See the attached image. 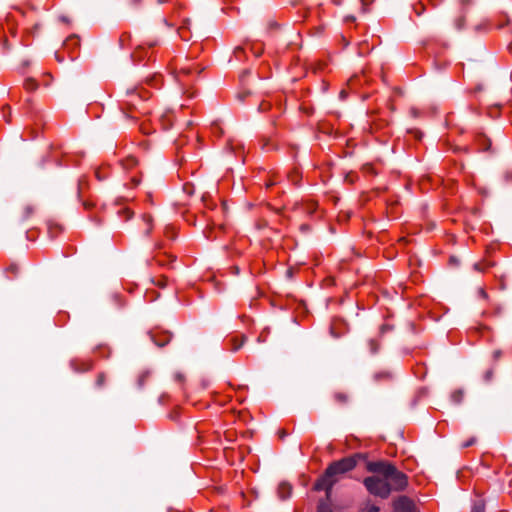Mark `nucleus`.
Instances as JSON below:
<instances>
[{"label":"nucleus","mask_w":512,"mask_h":512,"mask_svg":"<svg viewBox=\"0 0 512 512\" xmlns=\"http://www.w3.org/2000/svg\"><path fill=\"white\" fill-rule=\"evenodd\" d=\"M365 459L366 456L364 454L356 453L352 456L333 461L325 469L323 475L315 482L314 490H324L327 493V499H329L331 497L332 488L338 482L339 478L345 473L353 470L359 460Z\"/></svg>","instance_id":"obj_1"},{"label":"nucleus","mask_w":512,"mask_h":512,"mask_svg":"<svg viewBox=\"0 0 512 512\" xmlns=\"http://www.w3.org/2000/svg\"><path fill=\"white\" fill-rule=\"evenodd\" d=\"M367 470L382 475L389 482L392 491H402L408 485L406 474L387 461L368 462Z\"/></svg>","instance_id":"obj_2"},{"label":"nucleus","mask_w":512,"mask_h":512,"mask_svg":"<svg viewBox=\"0 0 512 512\" xmlns=\"http://www.w3.org/2000/svg\"><path fill=\"white\" fill-rule=\"evenodd\" d=\"M149 97L148 92L144 91V89H128L121 100L120 108L127 117L131 119H138V116L134 114V111H137L140 114L147 113L148 110L144 102Z\"/></svg>","instance_id":"obj_3"},{"label":"nucleus","mask_w":512,"mask_h":512,"mask_svg":"<svg viewBox=\"0 0 512 512\" xmlns=\"http://www.w3.org/2000/svg\"><path fill=\"white\" fill-rule=\"evenodd\" d=\"M366 489L373 495L386 499L391 493V487L386 479L378 476H370L364 479Z\"/></svg>","instance_id":"obj_4"},{"label":"nucleus","mask_w":512,"mask_h":512,"mask_svg":"<svg viewBox=\"0 0 512 512\" xmlns=\"http://www.w3.org/2000/svg\"><path fill=\"white\" fill-rule=\"evenodd\" d=\"M415 506L407 496H400L394 501L395 512H414Z\"/></svg>","instance_id":"obj_5"},{"label":"nucleus","mask_w":512,"mask_h":512,"mask_svg":"<svg viewBox=\"0 0 512 512\" xmlns=\"http://www.w3.org/2000/svg\"><path fill=\"white\" fill-rule=\"evenodd\" d=\"M151 340L157 345L158 347H164L166 344H168L172 338V335L168 331H160L156 333H150Z\"/></svg>","instance_id":"obj_6"},{"label":"nucleus","mask_w":512,"mask_h":512,"mask_svg":"<svg viewBox=\"0 0 512 512\" xmlns=\"http://www.w3.org/2000/svg\"><path fill=\"white\" fill-rule=\"evenodd\" d=\"M70 366L75 372H85L92 369V362L73 359L70 361Z\"/></svg>","instance_id":"obj_7"},{"label":"nucleus","mask_w":512,"mask_h":512,"mask_svg":"<svg viewBox=\"0 0 512 512\" xmlns=\"http://www.w3.org/2000/svg\"><path fill=\"white\" fill-rule=\"evenodd\" d=\"M245 341H246L245 336H241L240 338H238L236 336V337H232V338L228 339L226 344L229 345V347H228L229 350L236 352L243 346Z\"/></svg>","instance_id":"obj_8"},{"label":"nucleus","mask_w":512,"mask_h":512,"mask_svg":"<svg viewBox=\"0 0 512 512\" xmlns=\"http://www.w3.org/2000/svg\"><path fill=\"white\" fill-rule=\"evenodd\" d=\"M292 492V486L287 482H281L278 486V495L282 500H286L290 497Z\"/></svg>","instance_id":"obj_9"},{"label":"nucleus","mask_w":512,"mask_h":512,"mask_svg":"<svg viewBox=\"0 0 512 512\" xmlns=\"http://www.w3.org/2000/svg\"><path fill=\"white\" fill-rule=\"evenodd\" d=\"M79 46H80V40L77 35L69 36L64 42V47L67 49H76Z\"/></svg>","instance_id":"obj_10"},{"label":"nucleus","mask_w":512,"mask_h":512,"mask_svg":"<svg viewBox=\"0 0 512 512\" xmlns=\"http://www.w3.org/2000/svg\"><path fill=\"white\" fill-rule=\"evenodd\" d=\"M160 122L164 130H169L173 126V115L171 113L162 115Z\"/></svg>","instance_id":"obj_11"},{"label":"nucleus","mask_w":512,"mask_h":512,"mask_svg":"<svg viewBox=\"0 0 512 512\" xmlns=\"http://www.w3.org/2000/svg\"><path fill=\"white\" fill-rule=\"evenodd\" d=\"M329 502L330 498L327 499L326 497L325 499H321L317 505V512H333Z\"/></svg>","instance_id":"obj_12"},{"label":"nucleus","mask_w":512,"mask_h":512,"mask_svg":"<svg viewBox=\"0 0 512 512\" xmlns=\"http://www.w3.org/2000/svg\"><path fill=\"white\" fill-rule=\"evenodd\" d=\"M35 208L34 206L28 204L23 207L22 214L20 217V221L24 222L28 220L34 214Z\"/></svg>","instance_id":"obj_13"},{"label":"nucleus","mask_w":512,"mask_h":512,"mask_svg":"<svg viewBox=\"0 0 512 512\" xmlns=\"http://www.w3.org/2000/svg\"><path fill=\"white\" fill-rule=\"evenodd\" d=\"M477 142L481 151H488L490 149L491 142L487 137L480 135L477 137Z\"/></svg>","instance_id":"obj_14"},{"label":"nucleus","mask_w":512,"mask_h":512,"mask_svg":"<svg viewBox=\"0 0 512 512\" xmlns=\"http://www.w3.org/2000/svg\"><path fill=\"white\" fill-rule=\"evenodd\" d=\"M333 397L334 400L340 405H345L349 401V396L345 392L337 391L334 393Z\"/></svg>","instance_id":"obj_15"},{"label":"nucleus","mask_w":512,"mask_h":512,"mask_svg":"<svg viewBox=\"0 0 512 512\" xmlns=\"http://www.w3.org/2000/svg\"><path fill=\"white\" fill-rule=\"evenodd\" d=\"M194 71V68L191 67V66H188V67H182L179 71V75L177 76V80L180 82V83H184V77L185 76H189L190 74H192V72Z\"/></svg>","instance_id":"obj_16"},{"label":"nucleus","mask_w":512,"mask_h":512,"mask_svg":"<svg viewBox=\"0 0 512 512\" xmlns=\"http://www.w3.org/2000/svg\"><path fill=\"white\" fill-rule=\"evenodd\" d=\"M494 266V262L485 260L483 262H478L474 264V269L478 272L485 271L489 267Z\"/></svg>","instance_id":"obj_17"},{"label":"nucleus","mask_w":512,"mask_h":512,"mask_svg":"<svg viewBox=\"0 0 512 512\" xmlns=\"http://www.w3.org/2000/svg\"><path fill=\"white\" fill-rule=\"evenodd\" d=\"M24 87L27 91H34L38 87V82L34 78H27L24 81Z\"/></svg>","instance_id":"obj_18"},{"label":"nucleus","mask_w":512,"mask_h":512,"mask_svg":"<svg viewBox=\"0 0 512 512\" xmlns=\"http://www.w3.org/2000/svg\"><path fill=\"white\" fill-rule=\"evenodd\" d=\"M150 376V372L149 371H143L137 378V387L139 389H142L145 385V382L147 381V379L149 378Z\"/></svg>","instance_id":"obj_19"},{"label":"nucleus","mask_w":512,"mask_h":512,"mask_svg":"<svg viewBox=\"0 0 512 512\" xmlns=\"http://www.w3.org/2000/svg\"><path fill=\"white\" fill-rule=\"evenodd\" d=\"M144 53H147L145 46L139 45L136 51L132 54V58L134 59V61H140V59L144 56Z\"/></svg>","instance_id":"obj_20"},{"label":"nucleus","mask_w":512,"mask_h":512,"mask_svg":"<svg viewBox=\"0 0 512 512\" xmlns=\"http://www.w3.org/2000/svg\"><path fill=\"white\" fill-rule=\"evenodd\" d=\"M463 391L462 390H455L452 394H451V400L452 402H454L455 404H460L463 400Z\"/></svg>","instance_id":"obj_21"},{"label":"nucleus","mask_w":512,"mask_h":512,"mask_svg":"<svg viewBox=\"0 0 512 512\" xmlns=\"http://www.w3.org/2000/svg\"><path fill=\"white\" fill-rule=\"evenodd\" d=\"M471 512H485L484 501L481 499L476 500L472 506Z\"/></svg>","instance_id":"obj_22"},{"label":"nucleus","mask_w":512,"mask_h":512,"mask_svg":"<svg viewBox=\"0 0 512 512\" xmlns=\"http://www.w3.org/2000/svg\"><path fill=\"white\" fill-rule=\"evenodd\" d=\"M368 346L371 354H376L380 349V344L375 339H369Z\"/></svg>","instance_id":"obj_23"},{"label":"nucleus","mask_w":512,"mask_h":512,"mask_svg":"<svg viewBox=\"0 0 512 512\" xmlns=\"http://www.w3.org/2000/svg\"><path fill=\"white\" fill-rule=\"evenodd\" d=\"M289 180L294 184L298 185L301 179L299 172L295 169L288 174Z\"/></svg>","instance_id":"obj_24"},{"label":"nucleus","mask_w":512,"mask_h":512,"mask_svg":"<svg viewBox=\"0 0 512 512\" xmlns=\"http://www.w3.org/2000/svg\"><path fill=\"white\" fill-rule=\"evenodd\" d=\"M131 36L129 33H123L119 38V45L121 48H125L128 46L130 42Z\"/></svg>","instance_id":"obj_25"},{"label":"nucleus","mask_w":512,"mask_h":512,"mask_svg":"<svg viewBox=\"0 0 512 512\" xmlns=\"http://www.w3.org/2000/svg\"><path fill=\"white\" fill-rule=\"evenodd\" d=\"M143 221L147 224V229L145 230V235L149 236L152 231V217L148 214H144Z\"/></svg>","instance_id":"obj_26"},{"label":"nucleus","mask_w":512,"mask_h":512,"mask_svg":"<svg viewBox=\"0 0 512 512\" xmlns=\"http://www.w3.org/2000/svg\"><path fill=\"white\" fill-rule=\"evenodd\" d=\"M106 379L105 373H99L95 381V386L97 388H103L106 384Z\"/></svg>","instance_id":"obj_27"},{"label":"nucleus","mask_w":512,"mask_h":512,"mask_svg":"<svg viewBox=\"0 0 512 512\" xmlns=\"http://www.w3.org/2000/svg\"><path fill=\"white\" fill-rule=\"evenodd\" d=\"M137 160L134 157H129L123 162V166L125 169H130L136 166Z\"/></svg>","instance_id":"obj_28"},{"label":"nucleus","mask_w":512,"mask_h":512,"mask_svg":"<svg viewBox=\"0 0 512 512\" xmlns=\"http://www.w3.org/2000/svg\"><path fill=\"white\" fill-rule=\"evenodd\" d=\"M363 512H379L380 509L378 506L367 503L364 508H362Z\"/></svg>","instance_id":"obj_29"},{"label":"nucleus","mask_w":512,"mask_h":512,"mask_svg":"<svg viewBox=\"0 0 512 512\" xmlns=\"http://www.w3.org/2000/svg\"><path fill=\"white\" fill-rule=\"evenodd\" d=\"M147 82L153 87H158L160 84V76L154 75L152 78L148 79Z\"/></svg>","instance_id":"obj_30"},{"label":"nucleus","mask_w":512,"mask_h":512,"mask_svg":"<svg viewBox=\"0 0 512 512\" xmlns=\"http://www.w3.org/2000/svg\"><path fill=\"white\" fill-rule=\"evenodd\" d=\"M165 235H166V237H167V238H169V239H174V238H175V235H176V232H175V230H174V228H173V227H171V226H167V227L165 228Z\"/></svg>","instance_id":"obj_31"},{"label":"nucleus","mask_w":512,"mask_h":512,"mask_svg":"<svg viewBox=\"0 0 512 512\" xmlns=\"http://www.w3.org/2000/svg\"><path fill=\"white\" fill-rule=\"evenodd\" d=\"M119 214H124L125 215V220H129L132 218L133 216V212L130 211L128 208H122L118 211Z\"/></svg>","instance_id":"obj_32"},{"label":"nucleus","mask_w":512,"mask_h":512,"mask_svg":"<svg viewBox=\"0 0 512 512\" xmlns=\"http://www.w3.org/2000/svg\"><path fill=\"white\" fill-rule=\"evenodd\" d=\"M363 171L366 173V174H376L373 166L371 164H365L363 166Z\"/></svg>","instance_id":"obj_33"},{"label":"nucleus","mask_w":512,"mask_h":512,"mask_svg":"<svg viewBox=\"0 0 512 512\" xmlns=\"http://www.w3.org/2000/svg\"><path fill=\"white\" fill-rule=\"evenodd\" d=\"M7 272H11L14 276H16L19 272V267L18 265L16 264H11L8 268H7Z\"/></svg>","instance_id":"obj_34"},{"label":"nucleus","mask_w":512,"mask_h":512,"mask_svg":"<svg viewBox=\"0 0 512 512\" xmlns=\"http://www.w3.org/2000/svg\"><path fill=\"white\" fill-rule=\"evenodd\" d=\"M475 442H476V438L472 437V438H470L469 440H467L466 442H464V443L462 444V447H463V448L470 447V446L474 445V444H475Z\"/></svg>","instance_id":"obj_35"},{"label":"nucleus","mask_w":512,"mask_h":512,"mask_svg":"<svg viewBox=\"0 0 512 512\" xmlns=\"http://www.w3.org/2000/svg\"><path fill=\"white\" fill-rule=\"evenodd\" d=\"M269 108H270V104H269V103L262 102V103L259 105L258 110H259L260 112H264V111H267Z\"/></svg>","instance_id":"obj_36"},{"label":"nucleus","mask_w":512,"mask_h":512,"mask_svg":"<svg viewBox=\"0 0 512 512\" xmlns=\"http://www.w3.org/2000/svg\"><path fill=\"white\" fill-rule=\"evenodd\" d=\"M492 377H493V370L492 369L486 371V373L484 374V380L487 381V382L490 381L492 379Z\"/></svg>","instance_id":"obj_37"},{"label":"nucleus","mask_w":512,"mask_h":512,"mask_svg":"<svg viewBox=\"0 0 512 512\" xmlns=\"http://www.w3.org/2000/svg\"><path fill=\"white\" fill-rule=\"evenodd\" d=\"M492 356H493V359H494L495 361H497V360H498V359H500V357L502 356V351H501V350H495V351L493 352V355H492Z\"/></svg>","instance_id":"obj_38"},{"label":"nucleus","mask_w":512,"mask_h":512,"mask_svg":"<svg viewBox=\"0 0 512 512\" xmlns=\"http://www.w3.org/2000/svg\"><path fill=\"white\" fill-rule=\"evenodd\" d=\"M82 204H83L85 209H91L93 207V205H94L92 202H90L88 200L83 201Z\"/></svg>","instance_id":"obj_39"},{"label":"nucleus","mask_w":512,"mask_h":512,"mask_svg":"<svg viewBox=\"0 0 512 512\" xmlns=\"http://www.w3.org/2000/svg\"><path fill=\"white\" fill-rule=\"evenodd\" d=\"M462 6H466L472 3V0H460Z\"/></svg>","instance_id":"obj_40"},{"label":"nucleus","mask_w":512,"mask_h":512,"mask_svg":"<svg viewBox=\"0 0 512 512\" xmlns=\"http://www.w3.org/2000/svg\"><path fill=\"white\" fill-rule=\"evenodd\" d=\"M457 28L460 29L463 25V18H460L456 22Z\"/></svg>","instance_id":"obj_41"},{"label":"nucleus","mask_w":512,"mask_h":512,"mask_svg":"<svg viewBox=\"0 0 512 512\" xmlns=\"http://www.w3.org/2000/svg\"><path fill=\"white\" fill-rule=\"evenodd\" d=\"M278 27V24L276 22H270L269 23V29H276Z\"/></svg>","instance_id":"obj_42"},{"label":"nucleus","mask_w":512,"mask_h":512,"mask_svg":"<svg viewBox=\"0 0 512 512\" xmlns=\"http://www.w3.org/2000/svg\"><path fill=\"white\" fill-rule=\"evenodd\" d=\"M268 145H269V140H265V142L263 143V149H269L268 148Z\"/></svg>","instance_id":"obj_43"},{"label":"nucleus","mask_w":512,"mask_h":512,"mask_svg":"<svg viewBox=\"0 0 512 512\" xmlns=\"http://www.w3.org/2000/svg\"><path fill=\"white\" fill-rule=\"evenodd\" d=\"M388 329H389L388 325H382V326H381V332H382V333H384V332H385L386 330H388Z\"/></svg>","instance_id":"obj_44"},{"label":"nucleus","mask_w":512,"mask_h":512,"mask_svg":"<svg viewBox=\"0 0 512 512\" xmlns=\"http://www.w3.org/2000/svg\"><path fill=\"white\" fill-rule=\"evenodd\" d=\"M165 281H166V279H164L163 281H159V282L157 283V285L164 287V286L166 285V282H165Z\"/></svg>","instance_id":"obj_45"},{"label":"nucleus","mask_w":512,"mask_h":512,"mask_svg":"<svg viewBox=\"0 0 512 512\" xmlns=\"http://www.w3.org/2000/svg\"><path fill=\"white\" fill-rule=\"evenodd\" d=\"M150 48L157 45V41H153L147 44Z\"/></svg>","instance_id":"obj_46"},{"label":"nucleus","mask_w":512,"mask_h":512,"mask_svg":"<svg viewBox=\"0 0 512 512\" xmlns=\"http://www.w3.org/2000/svg\"><path fill=\"white\" fill-rule=\"evenodd\" d=\"M8 110V112L10 113L11 112V108L10 106L6 105L3 107V112L5 113V111Z\"/></svg>","instance_id":"obj_47"},{"label":"nucleus","mask_w":512,"mask_h":512,"mask_svg":"<svg viewBox=\"0 0 512 512\" xmlns=\"http://www.w3.org/2000/svg\"><path fill=\"white\" fill-rule=\"evenodd\" d=\"M510 177L512 178V173H511V172H507V173L505 174V178H506V180H509V179H510Z\"/></svg>","instance_id":"obj_48"},{"label":"nucleus","mask_w":512,"mask_h":512,"mask_svg":"<svg viewBox=\"0 0 512 512\" xmlns=\"http://www.w3.org/2000/svg\"><path fill=\"white\" fill-rule=\"evenodd\" d=\"M176 379H177L178 381H182L183 376H182L181 374H177V375H176Z\"/></svg>","instance_id":"obj_49"},{"label":"nucleus","mask_w":512,"mask_h":512,"mask_svg":"<svg viewBox=\"0 0 512 512\" xmlns=\"http://www.w3.org/2000/svg\"><path fill=\"white\" fill-rule=\"evenodd\" d=\"M355 18L353 16H348L346 17V21H354Z\"/></svg>","instance_id":"obj_50"},{"label":"nucleus","mask_w":512,"mask_h":512,"mask_svg":"<svg viewBox=\"0 0 512 512\" xmlns=\"http://www.w3.org/2000/svg\"><path fill=\"white\" fill-rule=\"evenodd\" d=\"M285 436H286V432L282 430L280 432V438H284Z\"/></svg>","instance_id":"obj_51"},{"label":"nucleus","mask_w":512,"mask_h":512,"mask_svg":"<svg viewBox=\"0 0 512 512\" xmlns=\"http://www.w3.org/2000/svg\"><path fill=\"white\" fill-rule=\"evenodd\" d=\"M168 1H169V0H157V2H158L159 4H163V3H166V2H168Z\"/></svg>","instance_id":"obj_52"},{"label":"nucleus","mask_w":512,"mask_h":512,"mask_svg":"<svg viewBox=\"0 0 512 512\" xmlns=\"http://www.w3.org/2000/svg\"><path fill=\"white\" fill-rule=\"evenodd\" d=\"M134 5H138L140 3V0H132Z\"/></svg>","instance_id":"obj_53"},{"label":"nucleus","mask_w":512,"mask_h":512,"mask_svg":"<svg viewBox=\"0 0 512 512\" xmlns=\"http://www.w3.org/2000/svg\"><path fill=\"white\" fill-rule=\"evenodd\" d=\"M247 74H249V71H248V70L244 71L241 77L243 78V77H244V76H246Z\"/></svg>","instance_id":"obj_54"},{"label":"nucleus","mask_w":512,"mask_h":512,"mask_svg":"<svg viewBox=\"0 0 512 512\" xmlns=\"http://www.w3.org/2000/svg\"><path fill=\"white\" fill-rule=\"evenodd\" d=\"M60 19H61L63 22H67V21H68V20H67V18H66L65 16H62Z\"/></svg>","instance_id":"obj_55"},{"label":"nucleus","mask_w":512,"mask_h":512,"mask_svg":"<svg viewBox=\"0 0 512 512\" xmlns=\"http://www.w3.org/2000/svg\"><path fill=\"white\" fill-rule=\"evenodd\" d=\"M56 58H57V60H58L59 62H62V61H63V59H62V58H59L58 54H56Z\"/></svg>","instance_id":"obj_56"},{"label":"nucleus","mask_w":512,"mask_h":512,"mask_svg":"<svg viewBox=\"0 0 512 512\" xmlns=\"http://www.w3.org/2000/svg\"><path fill=\"white\" fill-rule=\"evenodd\" d=\"M102 349H104V347H102V346H98V347L96 348V350H97V351H101Z\"/></svg>","instance_id":"obj_57"},{"label":"nucleus","mask_w":512,"mask_h":512,"mask_svg":"<svg viewBox=\"0 0 512 512\" xmlns=\"http://www.w3.org/2000/svg\"><path fill=\"white\" fill-rule=\"evenodd\" d=\"M481 295H483L484 297L486 296V293L484 290H481Z\"/></svg>","instance_id":"obj_58"},{"label":"nucleus","mask_w":512,"mask_h":512,"mask_svg":"<svg viewBox=\"0 0 512 512\" xmlns=\"http://www.w3.org/2000/svg\"><path fill=\"white\" fill-rule=\"evenodd\" d=\"M340 95H341V97H345V92H344V91H342V92L340 93Z\"/></svg>","instance_id":"obj_59"},{"label":"nucleus","mask_w":512,"mask_h":512,"mask_svg":"<svg viewBox=\"0 0 512 512\" xmlns=\"http://www.w3.org/2000/svg\"><path fill=\"white\" fill-rule=\"evenodd\" d=\"M415 11H416V13H417L418 15H421V13H422V11H417L416 9H415Z\"/></svg>","instance_id":"obj_60"},{"label":"nucleus","mask_w":512,"mask_h":512,"mask_svg":"<svg viewBox=\"0 0 512 512\" xmlns=\"http://www.w3.org/2000/svg\"><path fill=\"white\" fill-rule=\"evenodd\" d=\"M234 272L238 273L239 269L237 267H235Z\"/></svg>","instance_id":"obj_61"},{"label":"nucleus","mask_w":512,"mask_h":512,"mask_svg":"<svg viewBox=\"0 0 512 512\" xmlns=\"http://www.w3.org/2000/svg\"><path fill=\"white\" fill-rule=\"evenodd\" d=\"M234 272L238 273L239 269L237 267H235Z\"/></svg>","instance_id":"obj_62"},{"label":"nucleus","mask_w":512,"mask_h":512,"mask_svg":"<svg viewBox=\"0 0 512 512\" xmlns=\"http://www.w3.org/2000/svg\"><path fill=\"white\" fill-rule=\"evenodd\" d=\"M175 414H170V418L174 419Z\"/></svg>","instance_id":"obj_63"}]
</instances>
